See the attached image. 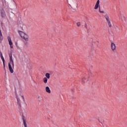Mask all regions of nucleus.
<instances>
[{
	"label": "nucleus",
	"instance_id": "a211bd4d",
	"mask_svg": "<svg viewBox=\"0 0 127 127\" xmlns=\"http://www.w3.org/2000/svg\"><path fill=\"white\" fill-rule=\"evenodd\" d=\"M4 3H6V1H2V5L3 6H4Z\"/></svg>",
	"mask_w": 127,
	"mask_h": 127
},
{
	"label": "nucleus",
	"instance_id": "6e6552de",
	"mask_svg": "<svg viewBox=\"0 0 127 127\" xmlns=\"http://www.w3.org/2000/svg\"><path fill=\"white\" fill-rule=\"evenodd\" d=\"M116 48H117V46L116 44L113 42L111 43V49L113 51H115L116 50Z\"/></svg>",
	"mask_w": 127,
	"mask_h": 127
},
{
	"label": "nucleus",
	"instance_id": "bb28decb",
	"mask_svg": "<svg viewBox=\"0 0 127 127\" xmlns=\"http://www.w3.org/2000/svg\"><path fill=\"white\" fill-rule=\"evenodd\" d=\"M1 31H0V34H1Z\"/></svg>",
	"mask_w": 127,
	"mask_h": 127
},
{
	"label": "nucleus",
	"instance_id": "4468645a",
	"mask_svg": "<svg viewBox=\"0 0 127 127\" xmlns=\"http://www.w3.org/2000/svg\"><path fill=\"white\" fill-rule=\"evenodd\" d=\"M9 59L10 62H13V60H12V56L11 55H9Z\"/></svg>",
	"mask_w": 127,
	"mask_h": 127
},
{
	"label": "nucleus",
	"instance_id": "f03ea898",
	"mask_svg": "<svg viewBox=\"0 0 127 127\" xmlns=\"http://www.w3.org/2000/svg\"><path fill=\"white\" fill-rule=\"evenodd\" d=\"M18 33L20 36H21V38L24 39L25 41H28V35H27V34H25L24 32L21 31H19Z\"/></svg>",
	"mask_w": 127,
	"mask_h": 127
},
{
	"label": "nucleus",
	"instance_id": "39448f33",
	"mask_svg": "<svg viewBox=\"0 0 127 127\" xmlns=\"http://www.w3.org/2000/svg\"><path fill=\"white\" fill-rule=\"evenodd\" d=\"M7 39L8 41V44L10 45V48H13V46H12V41H11V38L10 37V36H7Z\"/></svg>",
	"mask_w": 127,
	"mask_h": 127
},
{
	"label": "nucleus",
	"instance_id": "20e7f679",
	"mask_svg": "<svg viewBox=\"0 0 127 127\" xmlns=\"http://www.w3.org/2000/svg\"><path fill=\"white\" fill-rule=\"evenodd\" d=\"M97 8H99V12H100V13H105L104 11L101 10V6H100V0H98L97 1L94 7V9H97Z\"/></svg>",
	"mask_w": 127,
	"mask_h": 127
},
{
	"label": "nucleus",
	"instance_id": "9d476101",
	"mask_svg": "<svg viewBox=\"0 0 127 127\" xmlns=\"http://www.w3.org/2000/svg\"><path fill=\"white\" fill-rule=\"evenodd\" d=\"M121 20L124 22H126L127 21V18L124 15L121 17Z\"/></svg>",
	"mask_w": 127,
	"mask_h": 127
},
{
	"label": "nucleus",
	"instance_id": "1a4fd4ad",
	"mask_svg": "<svg viewBox=\"0 0 127 127\" xmlns=\"http://www.w3.org/2000/svg\"><path fill=\"white\" fill-rule=\"evenodd\" d=\"M46 92H47V93H48V94L51 93V90H50V88H49V87L47 86L46 87Z\"/></svg>",
	"mask_w": 127,
	"mask_h": 127
},
{
	"label": "nucleus",
	"instance_id": "2eb2a0df",
	"mask_svg": "<svg viewBox=\"0 0 127 127\" xmlns=\"http://www.w3.org/2000/svg\"><path fill=\"white\" fill-rule=\"evenodd\" d=\"M76 25H77V26H78V27L81 26V22H78L76 23Z\"/></svg>",
	"mask_w": 127,
	"mask_h": 127
},
{
	"label": "nucleus",
	"instance_id": "7ed1b4c3",
	"mask_svg": "<svg viewBox=\"0 0 127 127\" xmlns=\"http://www.w3.org/2000/svg\"><path fill=\"white\" fill-rule=\"evenodd\" d=\"M67 1L69 5L72 8V9L77 8V5L73 0H67Z\"/></svg>",
	"mask_w": 127,
	"mask_h": 127
},
{
	"label": "nucleus",
	"instance_id": "9b49d317",
	"mask_svg": "<svg viewBox=\"0 0 127 127\" xmlns=\"http://www.w3.org/2000/svg\"><path fill=\"white\" fill-rule=\"evenodd\" d=\"M0 58H1V59L2 60L3 66L4 67H5V65H4V59L3 58V56H2V54H0Z\"/></svg>",
	"mask_w": 127,
	"mask_h": 127
},
{
	"label": "nucleus",
	"instance_id": "5701e85b",
	"mask_svg": "<svg viewBox=\"0 0 127 127\" xmlns=\"http://www.w3.org/2000/svg\"><path fill=\"white\" fill-rule=\"evenodd\" d=\"M12 63V65L13 67H14V64H13V62H11Z\"/></svg>",
	"mask_w": 127,
	"mask_h": 127
},
{
	"label": "nucleus",
	"instance_id": "0eeeda50",
	"mask_svg": "<svg viewBox=\"0 0 127 127\" xmlns=\"http://www.w3.org/2000/svg\"><path fill=\"white\" fill-rule=\"evenodd\" d=\"M0 16L2 18L5 17L6 16V13H5V11L4 9H2L0 11Z\"/></svg>",
	"mask_w": 127,
	"mask_h": 127
},
{
	"label": "nucleus",
	"instance_id": "a878e982",
	"mask_svg": "<svg viewBox=\"0 0 127 127\" xmlns=\"http://www.w3.org/2000/svg\"><path fill=\"white\" fill-rule=\"evenodd\" d=\"M0 35L1 37L2 36V34H1H1H0Z\"/></svg>",
	"mask_w": 127,
	"mask_h": 127
},
{
	"label": "nucleus",
	"instance_id": "f8f14e48",
	"mask_svg": "<svg viewBox=\"0 0 127 127\" xmlns=\"http://www.w3.org/2000/svg\"><path fill=\"white\" fill-rule=\"evenodd\" d=\"M43 81L44 84H47V82H48V80L47 79V78L44 77L43 79Z\"/></svg>",
	"mask_w": 127,
	"mask_h": 127
},
{
	"label": "nucleus",
	"instance_id": "393cba45",
	"mask_svg": "<svg viewBox=\"0 0 127 127\" xmlns=\"http://www.w3.org/2000/svg\"><path fill=\"white\" fill-rule=\"evenodd\" d=\"M82 82H83V83H85V81H84V79H82Z\"/></svg>",
	"mask_w": 127,
	"mask_h": 127
},
{
	"label": "nucleus",
	"instance_id": "f257e3e1",
	"mask_svg": "<svg viewBox=\"0 0 127 127\" xmlns=\"http://www.w3.org/2000/svg\"><path fill=\"white\" fill-rule=\"evenodd\" d=\"M17 103L20 106V104H22L23 101H24V97L21 93V91L18 92L16 93Z\"/></svg>",
	"mask_w": 127,
	"mask_h": 127
},
{
	"label": "nucleus",
	"instance_id": "6ab92c4d",
	"mask_svg": "<svg viewBox=\"0 0 127 127\" xmlns=\"http://www.w3.org/2000/svg\"><path fill=\"white\" fill-rule=\"evenodd\" d=\"M8 67H9V69L12 68V67H11V65H10V64H8Z\"/></svg>",
	"mask_w": 127,
	"mask_h": 127
},
{
	"label": "nucleus",
	"instance_id": "b1692460",
	"mask_svg": "<svg viewBox=\"0 0 127 127\" xmlns=\"http://www.w3.org/2000/svg\"><path fill=\"white\" fill-rule=\"evenodd\" d=\"M85 28H87V24H85Z\"/></svg>",
	"mask_w": 127,
	"mask_h": 127
},
{
	"label": "nucleus",
	"instance_id": "4be33fe9",
	"mask_svg": "<svg viewBox=\"0 0 127 127\" xmlns=\"http://www.w3.org/2000/svg\"><path fill=\"white\" fill-rule=\"evenodd\" d=\"M38 99H39V100H41L42 99V97H40V96H39L38 97Z\"/></svg>",
	"mask_w": 127,
	"mask_h": 127
},
{
	"label": "nucleus",
	"instance_id": "423d86ee",
	"mask_svg": "<svg viewBox=\"0 0 127 127\" xmlns=\"http://www.w3.org/2000/svg\"><path fill=\"white\" fill-rule=\"evenodd\" d=\"M105 18H106L107 20V22H108V25L109 27H112V24L111 23V20H110V17L108 15L105 16Z\"/></svg>",
	"mask_w": 127,
	"mask_h": 127
},
{
	"label": "nucleus",
	"instance_id": "ddd939ff",
	"mask_svg": "<svg viewBox=\"0 0 127 127\" xmlns=\"http://www.w3.org/2000/svg\"><path fill=\"white\" fill-rule=\"evenodd\" d=\"M46 76V78H47V79H50V73H46L45 74Z\"/></svg>",
	"mask_w": 127,
	"mask_h": 127
},
{
	"label": "nucleus",
	"instance_id": "f3484780",
	"mask_svg": "<svg viewBox=\"0 0 127 127\" xmlns=\"http://www.w3.org/2000/svg\"><path fill=\"white\" fill-rule=\"evenodd\" d=\"M10 73H13V69H12V68H10L9 69Z\"/></svg>",
	"mask_w": 127,
	"mask_h": 127
},
{
	"label": "nucleus",
	"instance_id": "412c9836",
	"mask_svg": "<svg viewBox=\"0 0 127 127\" xmlns=\"http://www.w3.org/2000/svg\"><path fill=\"white\" fill-rule=\"evenodd\" d=\"M3 38V37H2V36H0V40H1H1H2V39Z\"/></svg>",
	"mask_w": 127,
	"mask_h": 127
},
{
	"label": "nucleus",
	"instance_id": "dca6fc26",
	"mask_svg": "<svg viewBox=\"0 0 127 127\" xmlns=\"http://www.w3.org/2000/svg\"><path fill=\"white\" fill-rule=\"evenodd\" d=\"M23 123H24V126L25 127H27V125H26V122H25V120H23Z\"/></svg>",
	"mask_w": 127,
	"mask_h": 127
},
{
	"label": "nucleus",
	"instance_id": "aec40b11",
	"mask_svg": "<svg viewBox=\"0 0 127 127\" xmlns=\"http://www.w3.org/2000/svg\"><path fill=\"white\" fill-rule=\"evenodd\" d=\"M8 67H9V69L12 68V67H11V65H10V64H8Z\"/></svg>",
	"mask_w": 127,
	"mask_h": 127
}]
</instances>
